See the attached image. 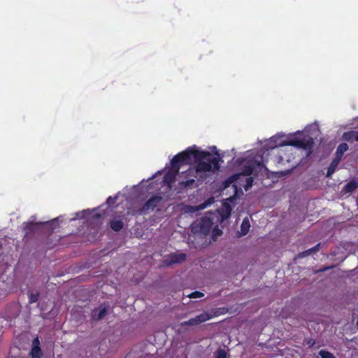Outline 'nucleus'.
Instances as JSON below:
<instances>
[{"instance_id":"obj_26","label":"nucleus","mask_w":358,"mask_h":358,"mask_svg":"<svg viewBox=\"0 0 358 358\" xmlns=\"http://www.w3.org/2000/svg\"><path fill=\"white\" fill-rule=\"evenodd\" d=\"M310 255H312V253H311L310 249H308V250H305V251H303L302 252H300L298 256L299 257H304L309 256Z\"/></svg>"},{"instance_id":"obj_1","label":"nucleus","mask_w":358,"mask_h":358,"mask_svg":"<svg viewBox=\"0 0 358 358\" xmlns=\"http://www.w3.org/2000/svg\"><path fill=\"white\" fill-rule=\"evenodd\" d=\"M221 161V157L217 154V156L211 155V157H206L205 160L195 162L194 167H190L187 171L180 173V186L183 188L192 187L195 184V178L198 176L202 178L200 176L201 173L219 171Z\"/></svg>"},{"instance_id":"obj_20","label":"nucleus","mask_w":358,"mask_h":358,"mask_svg":"<svg viewBox=\"0 0 358 358\" xmlns=\"http://www.w3.org/2000/svg\"><path fill=\"white\" fill-rule=\"evenodd\" d=\"M254 171V167L252 166H244L243 170V174L246 176H250L252 174Z\"/></svg>"},{"instance_id":"obj_27","label":"nucleus","mask_w":358,"mask_h":358,"mask_svg":"<svg viewBox=\"0 0 358 358\" xmlns=\"http://www.w3.org/2000/svg\"><path fill=\"white\" fill-rule=\"evenodd\" d=\"M115 201H116V197H112V196H109L106 200V203L110 206L115 204Z\"/></svg>"},{"instance_id":"obj_17","label":"nucleus","mask_w":358,"mask_h":358,"mask_svg":"<svg viewBox=\"0 0 358 358\" xmlns=\"http://www.w3.org/2000/svg\"><path fill=\"white\" fill-rule=\"evenodd\" d=\"M358 187V182L354 180L348 182L343 187L345 192L350 193L355 191Z\"/></svg>"},{"instance_id":"obj_33","label":"nucleus","mask_w":358,"mask_h":358,"mask_svg":"<svg viewBox=\"0 0 358 358\" xmlns=\"http://www.w3.org/2000/svg\"><path fill=\"white\" fill-rule=\"evenodd\" d=\"M357 325H358V320H357Z\"/></svg>"},{"instance_id":"obj_12","label":"nucleus","mask_w":358,"mask_h":358,"mask_svg":"<svg viewBox=\"0 0 358 358\" xmlns=\"http://www.w3.org/2000/svg\"><path fill=\"white\" fill-rule=\"evenodd\" d=\"M39 340L38 338H36L32 341V348L30 352V355L31 358H41L43 353L39 347Z\"/></svg>"},{"instance_id":"obj_14","label":"nucleus","mask_w":358,"mask_h":358,"mask_svg":"<svg viewBox=\"0 0 358 358\" xmlns=\"http://www.w3.org/2000/svg\"><path fill=\"white\" fill-rule=\"evenodd\" d=\"M341 160L337 157H334V159L331 161L330 165L327 169V172L326 174V177H330L336 171L338 165L339 164Z\"/></svg>"},{"instance_id":"obj_2","label":"nucleus","mask_w":358,"mask_h":358,"mask_svg":"<svg viewBox=\"0 0 358 358\" xmlns=\"http://www.w3.org/2000/svg\"><path fill=\"white\" fill-rule=\"evenodd\" d=\"M213 155L210 152L199 150L193 147H189L185 150L176 155L171 161V165L180 170L182 165H190L194 160V163L206 159Z\"/></svg>"},{"instance_id":"obj_3","label":"nucleus","mask_w":358,"mask_h":358,"mask_svg":"<svg viewBox=\"0 0 358 358\" xmlns=\"http://www.w3.org/2000/svg\"><path fill=\"white\" fill-rule=\"evenodd\" d=\"M215 224L217 223L209 213L201 217L198 222H194L192 224V231L196 236L205 238L209 234Z\"/></svg>"},{"instance_id":"obj_28","label":"nucleus","mask_w":358,"mask_h":358,"mask_svg":"<svg viewBox=\"0 0 358 358\" xmlns=\"http://www.w3.org/2000/svg\"><path fill=\"white\" fill-rule=\"evenodd\" d=\"M320 245H321L320 243H317L316 245H315L312 248H310L311 253L313 254V253H315V252H318L320 248Z\"/></svg>"},{"instance_id":"obj_32","label":"nucleus","mask_w":358,"mask_h":358,"mask_svg":"<svg viewBox=\"0 0 358 358\" xmlns=\"http://www.w3.org/2000/svg\"><path fill=\"white\" fill-rule=\"evenodd\" d=\"M185 299H186V298H183V299H182L183 303H188V302L185 301Z\"/></svg>"},{"instance_id":"obj_15","label":"nucleus","mask_w":358,"mask_h":358,"mask_svg":"<svg viewBox=\"0 0 358 358\" xmlns=\"http://www.w3.org/2000/svg\"><path fill=\"white\" fill-rule=\"evenodd\" d=\"M349 149L348 145L346 143H342L338 145L335 157L340 159L341 160L343 154Z\"/></svg>"},{"instance_id":"obj_8","label":"nucleus","mask_w":358,"mask_h":358,"mask_svg":"<svg viewBox=\"0 0 358 358\" xmlns=\"http://www.w3.org/2000/svg\"><path fill=\"white\" fill-rule=\"evenodd\" d=\"M50 222H24L23 223V229L24 231V238H29L31 235L35 234L40 228L41 225L49 224Z\"/></svg>"},{"instance_id":"obj_23","label":"nucleus","mask_w":358,"mask_h":358,"mask_svg":"<svg viewBox=\"0 0 358 358\" xmlns=\"http://www.w3.org/2000/svg\"><path fill=\"white\" fill-rule=\"evenodd\" d=\"M319 355L322 357V358H335L331 353L325 350H320Z\"/></svg>"},{"instance_id":"obj_5","label":"nucleus","mask_w":358,"mask_h":358,"mask_svg":"<svg viewBox=\"0 0 358 358\" xmlns=\"http://www.w3.org/2000/svg\"><path fill=\"white\" fill-rule=\"evenodd\" d=\"M283 145H292L303 150L310 151L314 145V140L311 137L301 139H292L285 141Z\"/></svg>"},{"instance_id":"obj_22","label":"nucleus","mask_w":358,"mask_h":358,"mask_svg":"<svg viewBox=\"0 0 358 358\" xmlns=\"http://www.w3.org/2000/svg\"><path fill=\"white\" fill-rule=\"evenodd\" d=\"M203 296V292H190L188 295H187L186 298L189 299H197Z\"/></svg>"},{"instance_id":"obj_9","label":"nucleus","mask_w":358,"mask_h":358,"mask_svg":"<svg viewBox=\"0 0 358 358\" xmlns=\"http://www.w3.org/2000/svg\"><path fill=\"white\" fill-rule=\"evenodd\" d=\"M211 317L212 316H210L209 314L206 313H201L194 318H192L187 321L182 322V325L196 326L206 320H210Z\"/></svg>"},{"instance_id":"obj_13","label":"nucleus","mask_w":358,"mask_h":358,"mask_svg":"<svg viewBox=\"0 0 358 358\" xmlns=\"http://www.w3.org/2000/svg\"><path fill=\"white\" fill-rule=\"evenodd\" d=\"M342 139L348 142H358V131H349L344 132L342 135Z\"/></svg>"},{"instance_id":"obj_21","label":"nucleus","mask_w":358,"mask_h":358,"mask_svg":"<svg viewBox=\"0 0 358 358\" xmlns=\"http://www.w3.org/2000/svg\"><path fill=\"white\" fill-rule=\"evenodd\" d=\"M38 296V292H28V297L29 299V303H34L37 301Z\"/></svg>"},{"instance_id":"obj_4","label":"nucleus","mask_w":358,"mask_h":358,"mask_svg":"<svg viewBox=\"0 0 358 358\" xmlns=\"http://www.w3.org/2000/svg\"><path fill=\"white\" fill-rule=\"evenodd\" d=\"M162 200L161 196H153L150 198L142 207L137 210H134L131 213L133 215H142L148 213L150 211L155 210L157 207Z\"/></svg>"},{"instance_id":"obj_31","label":"nucleus","mask_w":358,"mask_h":358,"mask_svg":"<svg viewBox=\"0 0 358 358\" xmlns=\"http://www.w3.org/2000/svg\"><path fill=\"white\" fill-rule=\"evenodd\" d=\"M94 217H97V218H99L101 217V215L99 213H97L94 215Z\"/></svg>"},{"instance_id":"obj_29","label":"nucleus","mask_w":358,"mask_h":358,"mask_svg":"<svg viewBox=\"0 0 358 358\" xmlns=\"http://www.w3.org/2000/svg\"><path fill=\"white\" fill-rule=\"evenodd\" d=\"M333 266H327V267H324L322 268H320L318 272H324V271H326L330 268H331Z\"/></svg>"},{"instance_id":"obj_19","label":"nucleus","mask_w":358,"mask_h":358,"mask_svg":"<svg viewBox=\"0 0 358 358\" xmlns=\"http://www.w3.org/2000/svg\"><path fill=\"white\" fill-rule=\"evenodd\" d=\"M222 234V231L219 228L217 223L212 228V239L215 241L217 238Z\"/></svg>"},{"instance_id":"obj_10","label":"nucleus","mask_w":358,"mask_h":358,"mask_svg":"<svg viewBox=\"0 0 358 358\" xmlns=\"http://www.w3.org/2000/svg\"><path fill=\"white\" fill-rule=\"evenodd\" d=\"M107 314V308L100 306L92 312L91 319L93 321H99L102 320Z\"/></svg>"},{"instance_id":"obj_6","label":"nucleus","mask_w":358,"mask_h":358,"mask_svg":"<svg viewBox=\"0 0 358 358\" xmlns=\"http://www.w3.org/2000/svg\"><path fill=\"white\" fill-rule=\"evenodd\" d=\"M187 255L183 252H171L162 262V266L164 267H168L175 264H181L185 262Z\"/></svg>"},{"instance_id":"obj_11","label":"nucleus","mask_w":358,"mask_h":358,"mask_svg":"<svg viewBox=\"0 0 358 358\" xmlns=\"http://www.w3.org/2000/svg\"><path fill=\"white\" fill-rule=\"evenodd\" d=\"M179 171L171 166V169L164 175L163 182L170 185L175 181L176 176L179 173Z\"/></svg>"},{"instance_id":"obj_25","label":"nucleus","mask_w":358,"mask_h":358,"mask_svg":"<svg viewBox=\"0 0 358 358\" xmlns=\"http://www.w3.org/2000/svg\"><path fill=\"white\" fill-rule=\"evenodd\" d=\"M253 182V179L252 178H248L246 180V185L245 187V189L247 191L250 187H252Z\"/></svg>"},{"instance_id":"obj_7","label":"nucleus","mask_w":358,"mask_h":358,"mask_svg":"<svg viewBox=\"0 0 358 358\" xmlns=\"http://www.w3.org/2000/svg\"><path fill=\"white\" fill-rule=\"evenodd\" d=\"M231 207L228 203H224L223 207L215 213H210L216 223H222L227 220L231 213Z\"/></svg>"},{"instance_id":"obj_16","label":"nucleus","mask_w":358,"mask_h":358,"mask_svg":"<svg viewBox=\"0 0 358 358\" xmlns=\"http://www.w3.org/2000/svg\"><path fill=\"white\" fill-rule=\"evenodd\" d=\"M110 228L115 231H120L124 227V223L121 219H114L110 222Z\"/></svg>"},{"instance_id":"obj_18","label":"nucleus","mask_w":358,"mask_h":358,"mask_svg":"<svg viewBox=\"0 0 358 358\" xmlns=\"http://www.w3.org/2000/svg\"><path fill=\"white\" fill-rule=\"evenodd\" d=\"M250 224L248 218H245L241 225V234L244 236L248 234L250 230Z\"/></svg>"},{"instance_id":"obj_24","label":"nucleus","mask_w":358,"mask_h":358,"mask_svg":"<svg viewBox=\"0 0 358 358\" xmlns=\"http://www.w3.org/2000/svg\"><path fill=\"white\" fill-rule=\"evenodd\" d=\"M227 354L224 350H219L217 352V358H226Z\"/></svg>"},{"instance_id":"obj_30","label":"nucleus","mask_w":358,"mask_h":358,"mask_svg":"<svg viewBox=\"0 0 358 358\" xmlns=\"http://www.w3.org/2000/svg\"><path fill=\"white\" fill-rule=\"evenodd\" d=\"M275 162H276L277 163H279V156L275 157Z\"/></svg>"}]
</instances>
